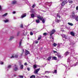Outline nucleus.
I'll return each instance as SVG.
<instances>
[{"label": "nucleus", "instance_id": "nucleus-52", "mask_svg": "<svg viewBox=\"0 0 78 78\" xmlns=\"http://www.w3.org/2000/svg\"><path fill=\"white\" fill-rule=\"evenodd\" d=\"M45 77H46V78H48V76H45Z\"/></svg>", "mask_w": 78, "mask_h": 78}, {"label": "nucleus", "instance_id": "nucleus-46", "mask_svg": "<svg viewBox=\"0 0 78 78\" xmlns=\"http://www.w3.org/2000/svg\"><path fill=\"white\" fill-rule=\"evenodd\" d=\"M38 41H35V44H38Z\"/></svg>", "mask_w": 78, "mask_h": 78}, {"label": "nucleus", "instance_id": "nucleus-41", "mask_svg": "<svg viewBox=\"0 0 78 78\" xmlns=\"http://www.w3.org/2000/svg\"><path fill=\"white\" fill-rule=\"evenodd\" d=\"M58 57L59 58H61V56L59 55H58Z\"/></svg>", "mask_w": 78, "mask_h": 78}, {"label": "nucleus", "instance_id": "nucleus-8", "mask_svg": "<svg viewBox=\"0 0 78 78\" xmlns=\"http://www.w3.org/2000/svg\"><path fill=\"white\" fill-rule=\"evenodd\" d=\"M55 22L56 23H59L61 22V20H58V18H56L55 20Z\"/></svg>", "mask_w": 78, "mask_h": 78}, {"label": "nucleus", "instance_id": "nucleus-44", "mask_svg": "<svg viewBox=\"0 0 78 78\" xmlns=\"http://www.w3.org/2000/svg\"><path fill=\"white\" fill-rule=\"evenodd\" d=\"M28 64H27V62H25L24 63V66H27Z\"/></svg>", "mask_w": 78, "mask_h": 78}, {"label": "nucleus", "instance_id": "nucleus-5", "mask_svg": "<svg viewBox=\"0 0 78 78\" xmlns=\"http://www.w3.org/2000/svg\"><path fill=\"white\" fill-rule=\"evenodd\" d=\"M72 16L73 19H75L76 17V16L75 15V12H72Z\"/></svg>", "mask_w": 78, "mask_h": 78}, {"label": "nucleus", "instance_id": "nucleus-24", "mask_svg": "<svg viewBox=\"0 0 78 78\" xmlns=\"http://www.w3.org/2000/svg\"><path fill=\"white\" fill-rule=\"evenodd\" d=\"M24 53V50L23 49L22 50V53L21 54V56H23V54Z\"/></svg>", "mask_w": 78, "mask_h": 78}, {"label": "nucleus", "instance_id": "nucleus-17", "mask_svg": "<svg viewBox=\"0 0 78 78\" xmlns=\"http://www.w3.org/2000/svg\"><path fill=\"white\" fill-rule=\"evenodd\" d=\"M4 22L5 23H6L9 22V20L7 19H5V20H4Z\"/></svg>", "mask_w": 78, "mask_h": 78}, {"label": "nucleus", "instance_id": "nucleus-15", "mask_svg": "<svg viewBox=\"0 0 78 78\" xmlns=\"http://www.w3.org/2000/svg\"><path fill=\"white\" fill-rule=\"evenodd\" d=\"M69 53H70V52H69V51H67L65 53V55H66V56H67L68 55H69Z\"/></svg>", "mask_w": 78, "mask_h": 78}, {"label": "nucleus", "instance_id": "nucleus-60", "mask_svg": "<svg viewBox=\"0 0 78 78\" xmlns=\"http://www.w3.org/2000/svg\"><path fill=\"white\" fill-rule=\"evenodd\" d=\"M19 77H20V76H19Z\"/></svg>", "mask_w": 78, "mask_h": 78}, {"label": "nucleus", "instance_id": "nucleus-19", "mask_svg": "<svg viewBox=\"0 0 78 78\" xmlns=\"http://www.w3.org/2000/svg\"><path fill=\"white\" fill-rule=\"evenodd\" d=\"M62 37L63 38H65V39H67V37L64 34L62 35Z\"/></svg>", "mask_w": 78, "mask_h": 78}, {"label": "nucleus", "instance_id": "nucleus-36", "mask_svg": "<svg viewBox=\"0 0 78 78\" xmlns=\"http://www.w3.org/2000/svg\"><path fill=\"white\" fill-rule=\"evenodd\" d=\"M19 34H20V32H18L17 33V36H19Z\"/></svg>", "mask_w": 78, "mask_h": 78}, {"label": "nucleus", "instance_id": "nucleus-47", "mask_svg": "<svg viewBox=\"0 0 78 78\" xmlns=\"http://www.w3.org/2000/svg\"><path fill=\"white\" fill-rule=\"evenodd\" d=\"M76 10H78V6L76 7Z\"/></svg>", "mask_w": 78, "mask_h": 78}, {"label": "nucleus", "instance_id": "nucleus-29", "mask_svg": "<svg viewBox=\"0 0 78 78\" xmlns=\"http://www.w3.org/2000/svg\"><path fill=\"white\" fill-rule=\"evenodd\" d=\"M7 14H8L7 13H5L4 14L2 15V17H5V16H7Z\"/></svg>", "mask_w": 78, "mask_h": 78}, {"label": "nucleus", "instance_id": "nucleus-42", "mask_svg": "<svg viewBox=\"0 0 78 78\" xmlns=\"http://www.w3.org/2000/svg\"><path fill=\"white\" fill-rule=\"evenodd\" d=\"M20 78H23V76L22 75H20Z\"/></svg>", "mask_w": 78, "mask_h": 78}, {"label": "nucleus", "instance_id": "nucleus-56", "mask_svg": "<svg viewBox=\"0 0 78 78\" xmlns=\"http://www.w3.org/2000/svg\"><path fill=\"white\" fill-rule=\"evenodd\" d=\"M52 39H53V37H52Z\"/></svg>", "mask_w": 78, "mask_h": 78}, {"label": "nucleus", "instance_id": "nucleus-4", "mask_svg": "<svg viewBox=\"0 0 78 78\" xmlns=\"http://www.w3.org/2000/svg\"><path fill=\"white\" fill-rule=\"evenodd\" d=\"M56 32V30L55 29L52 30L51 31L50 33V36H52L53 34H54Z\"/></svg>", "mask_w": 78, "mask_h": 78}, {"label": "nucleus", "instance_id": "nucleus-3", "mask_svg": "<svg viewBox=\"0 0 78 78\" xmlns=\"http://www.w3.org/2000/svg\"><path fill=\"white\" fill-rule=\"evenodd\" d=\"M18 58V55L14 54L13 55H12L11 57H10V58Z\"/></svg>", "mask_w": 78, "mask_h": 78}, {"label": "nucleus", "instance_id": "nucleus-2", "mask_svg": "<svg viewBox=\"0 0 78 78\" xmlns=\"http://www.w3.org/2000/svg\"><path fill=\"white\" fill-rule=\"evenodd\" d=\"M67 0H64L62 2L61 5L62 6H64L67 3Z\"/></svg>", "mask_w": 78, "mask_h": 78}, {"label": "nucleus", "instance_id": "nucleus-22", "mask_svg": "<svg viewBox=\"0 0 78 78\" xmlns=\"http://www.w3.org/2000/svg\"><path fill=\"white\" fill-rule=\"evenodd\" d=\"M52 59L53 60H57V58L56 57H53Z\"/></svg>", "mask_w": 78, "mask_h": 78}, {"label": "nucleus", "instance_id": "nucleus-27", "mask_svg": "<svg viewBox=\"0 0 78 78\" xmlns=\"http://www.w3.org/2000/svg\"><path fill=\"white\" fill-rule=\"evenodd\" d=\"M23 24H21L20 25V28H23Z\"/></svg>", "mask_w": 78, "mask_h": 78}, {"label": "nucleus", "instance_id": "nucleus-6", "mask_svg": "<svg viewBox=\"0 0 78 78\" xmlns=\"http://www.w3.org/2000/svg\"><path fill=\"white\" fill-rule=\"evenodd\" d=\"M40 70V68L37 69L34 71V73L35 74H38V72Z\"/></svg>", "mask_w": 78, "mask_h": 78}, {"label": "nucleus", "instance_id": "nucleus-35", "mask_svg": "<svg viewBox=\"0 0 78 78\" xmlns=\"http://www.w3.org/2000/svg\"><path fill=\"white\" fill-rule=\"evenodd\" d=\"M43 35L44 36H46L47 35V33H44L43 34Z\"/></svg>", "mask_w": 78, "mask_h": 78}, {"label": "nucleus", "instance_id": "nucleus-23", "mask_svg": "<svg viewBox=\"0 0 78 78\" xmlns=\"http://www.w3.org/2000/svg\"><path fill=\"white\" fill-rule=\"evenodd\" d=\"M68 24L69 25H70V26H73V23H68Z\"/></svg>", "mask_w": 78, "mask_h": 78}, {"label": "nucleus", "instance_id": "nucleus-33", "mask_svg": "<svg viewBox=\"0 0 78 78\" xmlns=\"http://www.w3.org/2000/svg\"><path fill=\"white\" fill-rule=\"evenodd\" d=\"M75 19L76 21H78V16H77L75 18Z\"/></svg>", "mask_w": 78, "mask_h": 78}, {"label": "nucleus", "instance_id": "nucleus-14", "mask_svg": "<svg viewBox=\"0 0 78 78\" xmlns=\"http://www.w3.org/2000/svg\"><path fill=\"white\" fill-rule=\"evenodd\" d=\"M35 22L37 23H39V22H40V21H39V20L37 19L35 20Z\"/></svg>", "mask_w": 78, "mask_h": 78}, {"label": "nucleus", "instance_id": "nucleus-1", "mask_svg": "<svg viewBox=\"0 0 78 78\" xmlns=\"http://www.w3.org/2000/svg\"><path fill=\"white\" fill-rule=\"evenodd\" d=\"M37 19H39L41 21H42V22L44 23L45 22V19H44V17L42 16H37Z\"/></svg>", "mask_w": 78, "mask_h": 78}, {"label": "nucleus", "instance_id": "nucleus-43", "mask_svg": "<svg viewBox=\"0 0 78 78\" xmlns=\"http://www.w3.org/2000/svg\"><path fill=\"white\" fill-rule=\"evenodd\" d=\"M0 64H1V65H2V64H3V62H0Z\"/></svg>", "mask_w": 78, "mask_h": 78}, {"label": "nucleus", "instance_id": "nucleus-20", "mask_svg": "<svg viewBox=\"0 0 78 78\" xmlns=\"http://www.w3.org/2000/svg\"><path fill=\"white\" fill-rule=\"evenodd\" d=\"M11 67V66L10 65H9L8 66L7 68H6V69H7V70H8V69H10Z\"/></svg>", "mask_w": 78, "mask_h": 78}, {"label": "nucleus", "instance_id": "nucleus-16", "mask_svg": "<svg viewBox=\"0 0 78 78\" xmlns=\"http://www.w3.org/2000/svg\"><path fill=\"white\" fill-rule=\"evenodd\" d=\"M33 67L34 68V69H36V68H37V65H34Z\"/></svg>", "mask_w": 78, "mask_h": 78}, {"label": "nucleus", "instance_id": "nucleus-45", "mask_svg": "<svg viewBox=\"0 0 78 78\" xmlns=\"http://www.w3.org/2000/svg\"><path fill=\"white\" fill-rule=\"evenodd\" d=\"M2 6H1V5H0V11L2 10Z\"/></svg>", "mask_w": 78, "mask_h": 78}, {"label": "nucleus", "instance_id": "nucleus-37", "mask_svg": "<svg viewBox=\"0 0 78 78\" xmlns=\"http://www.w3.org/2000/svg\"><path fill=\"white\" fill-rule=\"evenodd\" d=\"M22 40H21V41H20V47H21V44H22Z\"/></svg>", "mask_w": 78, "mask_h": 78}, {"label": "nucleus", "instance_id": "nucleus-59", "mask_svg": "<svg viewBox=\"0 0 78 78\" xmlns=\"http://www.w3.org/2000/svg\"><path fill=\"white\" fill-rule=\"evenodd\" d=\"M53 73H54V72H53Z\"/></svg>", "mask_w": 78, "mask_h": 78}, {"label": "nucleus", "instance_id": "nucleus-26", "mask_svg": "<svg viewBox=\"0 0 78 78\" xmlns=\"http://www.w3.org/2000/svg\"><path fill=\"white\" fill-rule=\"evenodd\" d=\"M57 17H59V18H61V16H60V15L59 14V13H57Z\"/></svg>", "mask_w": 78, "mask_h": 78}, {"label": "nucleus", "instance_id": "nucleus-50", "mask_svg": "<svg viewBox=\"0 0 78 78\" xmlns=\"http://www.w3.org/2000/svg\"><path fill=\"white\" fill-rule=\"evenodd\" d=\"M49 73V71H45V73Z\"/></svg>", "mask_w": 78, "mask_h": 78}, {"label": "nucleus", "instance_id": "nucleus-18", "mask_svg": "<svg viewBox=\"0 0 78 78\" xmlns=\"http://www.w3.org/2000/svg\"><path fill=\"white\" fill-rule=\"evenodd\" d=\"M20 68V69H23V65H21Z\"/></svg>", "mask_w": 78, "mask_h": 78}, {"label": "nucleus", "instance_id": "nucleus-21", "mask_svg": "<svg viewBox=\"0 0 78 78\" xmlns=\"http://www.w3.org/2000/svg\"><path fill=\"white\" fill-rule=\"evenodd\" d=\"M36 76L34 75H32L30 76V78H35Z\"/></svg>", "mask_w": 78, "mask_h": 78}, {"label": "nucleus", "instance_id": "nucleus-7", "mask_svg": "<svg viewBox=\"0 0 78 78\" xmlns=\"http://www.w3.org/2000/svg\"><path fill=\"white\" fill-rule=\"evenodd\" d=\"M13 67L14 69H13V70L14 71H16V70H18V68H17V66L16 65H15Z\"/></svg>", "mask_w": 78, "mask_h": 78}, {"label": "nucleus", "instance_id": "nucleus-34", "mask_svg": "<svg viewBox=\"0 0 78 78\" xmlns=\"http://www.w3.org/2000/svg\"><path fill=\"white\" fill-rule=\"evenodd\" d=\"M30 34L31 36H32V35H33V33L32 32H30Z\"/></svg>", "mask_w": 78, "mask_h": 78}, {"label": "nucleus", "instance_id": "nucleus-58", "mask_svg": "<svg viewBox=\"0 0 78 78\" xmlns=\"http://www.w3.org/2000/svg\"><path fill=\"white\" fill-rule=\"evenodd\" d=\"M19 47H20V45H19Z\"/></svg>", "mask_w": 78, "mask_h": 78}, {"label": "nucleus", "instance_id": "nucleus-48", "mask_svg": "<svg viewBox=\"0 0 78 78\" xmlns=\"http://www.w3.org/2000/svg\"><path fill=\"white\" fill-rule=\"evenodd\" d=\"M12 13H13V14H16V12H15V11H13V12Z\"/></svg>", "mask_w": 78, "mask_h": 78}, {"label": "nucleus", "instance_id": "nucleus-31", "mask_svg": "<svg viewBox=\"0 0 78 78\" xmlns=\"http://www.w3.org/2000/svg\"><path fill=\"white\" fill-rule=\"evenodd\" d=\"M51 59V56L49 57L48 58V60L49 61V60H50V59Z\"/></svg>", "mask_w": 78, "mask_h": 78}, {"label": "nucleus", "instance_id": "nucleus-38", "mask_svg": "<svg viewBox=\"0 0 78 78\" xmlns=\"http://www.w3.org/2000/svg\"><path fill=\"white\" fill-rule=\"evenodd\" d=\"M54 73H57V70L56 69L54 70Z\"/></svg>", "mask_w": 78, "mask_h": 78}, {"label": "nucleus", "instance_id": "nucleus-13", "mask_svg": "<svg viewBox=\"0 0 78 78\" xmlns=\"http://www.w3.org/2000/svg\"><path fill=\"white\" fill-rule=\"evenodd\" d=\"M26 14H27L26 13H24L23 14V15L21 16V18H22H22H23V17H26Z\"/></svg>", "mask_w": 78, "mask_h": 78}, {"label": "nucleus", "instance_id": "nucleus-40", "mask_svg": "<svg viewBox=\"0 0 78 78\" xmlns=\"http://www.w3.org/2000/svg\"><path fill=\"white\" fill-rule=\"evenodd\" d=\"M27 70L28 71H30V69L29 67H28L27 68Z\"/></svg>", "mask_w": 78, "mask_h": 78}, {"label": "nucleus", "instance_id": "nucleus-51", "mask_svg": "<svg viewBox=\"0 0 78 78\" xmlns=\"http://www.w3.org/2000/svg\"><path fill=\"white\" fill-rule=\"evenodd\" d=\"M53 52L55 53H57V52L56 51H53Z\"/></svg>", "mask_w": 78, "mask_h": 78}, {"label": "nucleus", "instance_id": "nucleus-11", "mask_svg": "<svg viewBox=\"0 0 78 78\" xmlns=\"http://www.w3.org/2000/svg\"><path fill=\"white\" fill-rule=\"evenodd\" d=\"M17 3V1L16 0L13 1L12 2V3L13 5H14V4H16Z\"/></svg>", "mask_w": 78, "mask_h": 78}, {"label": "nucleus", "instance_id": "nucleus-57", "mask_svg": "<svg viewBox=\"0 0 78 78\" xmlns=\"http://www.w3.org/2000/svg\"><path fill=\"white\" fill-rule=\"evenodd\" d=\"M75 66H76V65H75Z\"/></svg>", "mask_w": 78, "mask_h": 78}, {"label": "nucleus", "instance_id": "nucleus-53", "mask_svg": "<svg viewBox=\"0 0 78 78\" xmlns=\"http://www.w3.org/2000/svg\"><path fill=\"white\" fill-rule=\"evenodd\" d=\"M13 19H16V17H13Z\"/></svg>", "mask_w": 78, "mask_h": 78}, {"label": "nucleus", "instance_id": "nucleus-49", "mask_svg": "<svg viewBox=\"0 0 78 78\" xmlns=\"http://www.w3.org/2000/svg\"><path fill=\"white\" fill-rule=\"evenodd\" d=\"M35 6V5H33L32 6V7H33V8H34Z\"/></svg>", "mask_w": 78, "mask_h": 78}, {"label": "nucleus", "instance_id": "nucleus-10", "mask_svg": "<svg viewBox=\"0 0 78 78\" xmlns=\"http://www.w3.org/2000/svg\"><path fill=\"white\" fill-rule=\"evenodd\" d=\"M70 34L71 35H72L73 36H75V33L73 32H70Z\"/></svg>", "mask_w": 78, "mask_h": 78}, {"label": "nucleus", "instance_id": "nucleus-9", "mask_svg": "<svg viewBox=\"0 0 78 78\" xmlns=\"http://www.w3.org/2000/svg\"><path fill=\"white\" fill-rule=\"evenodd\" d=\"M29 51H28L27 50H25V55H28L29 54Z\"/></svg>", "mask_w": 78, "mask_h": 78}, {"label": "nucleus", "instance_id": "nucleus-25", "mask_svg": "<svg viewBox=\"0 0 78 78\" xmlns=\"http://www.w3.org/2000/svg\"><path fill=\"white\" fill-rule=\"evenodd\" d=\"M23 33L24 36H26V35H27V31L25 32V30H24V32H23Z\"/></svg>", "mask_w": 78, "mask_h": 78}, {"label": "nucleus", "instance_id": "nucleus-54", "mask_svg": "<svg viewBox=\"0 0 78 78\" xmlns=\"http://www.w3.org/2000/svg\"><path fill=\"white\" fill-rule=\"evenodd\" d=\"M51 37H52V36H51Z\"/></svg>", "mask_w": 78, "mask_h": 78}, {"label": "nucleus", "instance_id": "nucleus-30", "mask_svg": "<svg viewBox=\"0 0 78 78\" xmlns=\"http://www.w3.org/2000/svg\"><path fill=\"white\" fill-rule=\"evenodd\" d=\"M31 16L32 18L34 17V14H31Z\"/></svg>", "mask_w": 78, "mask_h": 78}, {"label": "nucleus", "instance_id": "nucleus-12", "mask_svg": "<svg viewBox=\"0 0 78 78\" xmlns=\"http://www.w3.org/2000/svg\"><path fill=\"white\" fill-rule=\"evenodd\" d=\"M14 38V36H11L10 37V39L9 40V41H11L12 39H13Z\"/></svg>", "mask_w": 78, "mask_h": 78}, {"label": "nucleus", "instance_id": "nucleus-39", "mask_svg": "<svg viewBox=\"0 0 78 78\" xmlns=\"http://www.w3.org/2000/svg\"><path fill=\"white\" fill-rule=\"evenodd\" d=\"M73 3V1H70L69 2V3Z\"/></svg>", "mask_w": 78, "mask_h": 78}, {"label": "nucleus", "instance_id": "nucleus-28", "mask_svg": "<svg viewBox=\"0 0 78 78\" xmlns=\"http://www.w3.org/2000/svg\"><path fill=\"white\" fill-rule=\"evenodd\" d=\"M41 38H42V36H40V37H38L37 40L38 41H39V40H41Z\"/></svg>", "mask_w": 78, "mask_h": 78}, {"label": "nucleus", "instance_id": "nucleus-55", "mask_svg": "<svg viewBox=\"0 0 78 78\" xmlns=\"http://www.w3.org/2000/svg\"><path fill=\"white\" fill-rule=\"evenodd\" d=\"M16 74H14V76H16Z\"/></svg>", "mask_w": 78, "mask_h": 78}, {"label": "nucleus", "instance_id": "nucleus-32", "mask_svg": "<svg viewBox=\"0 0 78 78\" xmlns=\"http://www.w3.org/2000/svg\"><path fill=\"white\" fill-rule=\"evenodd\" d=\"M53 45L54 47H56L57 45V44L54 43L53 44Z\"/></svg>", "mask_w": 78, "mask_h": 78}]
</instances>
